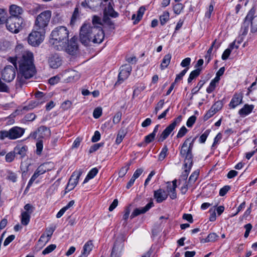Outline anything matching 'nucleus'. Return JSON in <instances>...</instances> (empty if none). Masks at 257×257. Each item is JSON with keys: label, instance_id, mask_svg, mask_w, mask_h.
Masks as SVG:
<instances>
[{"label": "nucleus", "instance_id": "c756f323", "mask_svg": "<svg viewBox=\"0 0 257 257\" xmlns=\"http://www.w3.org/2000/svg\"><path fill=\"white\" fill-rule=\"evenodd\" d=\"M98 172V170L96 168H94L91 169L86 176L85 179L84 180L83 183H85L90 179L93 178L96 175Z\"/></svg>", "mask_w": 257, "mask_h": 257}, {"label": "nucleus", "instance_id": "0e129e2a", "mask_svg": "<svg viewBox=\"0 0 257 257\" xmlns=\"http://www.w3.org/2000/svg\"><path fill=\"white\" fill-rule=\"evenodd\" d=\"M209 134V131L206 130L201 136L199 138V142L201 143H204Z\"/></svg>", "mask_w": 257, "mask_h": 257}, {"label": "nucleus", "instance_id": "f3484780", "mask_svg": "<svg viewBox=\"0 0 257 257\" xmlns=\"http://www.w3.org/2000/svg\"><path fill=\"white\" fill-rule=\"evenodd\" d=\"M153 206V202H150L148 203L145 207L142 208H136L134 211L132 212L131 218H133L141 214H144L147 212Z\"/></svg>", "mask_w": 257, "mask_h": 257}, {"label": "nucleus", "instance_id": "bb28decb", "mask_svg": "<svg viewBox=\"0 0 257 257\" xmlns=\"http://www.w3.org/2000/svg\"><path fill=\"white\" fill-rule=\"evenodd\" d=\"M171 58L172 56L170 54H168L164 56L160 65L161 70H164L168 67L170 63Z\"/></svg>", "mask_w": 257, "mask_h": 257}, {"label": "nucleus", "instance_id": "f257e3e1", "mask_svg": "<svg viewBox=\"0 0 257 257\" xmlns=\"http://www.w3.org/2000/svg\"><path fill=\"white\" fill-rule=\"evenodd\" d=\"M16 55L14 57H9L8 60L13 65L19 63L18 73L17 78L16 87H21L26 82V80L33 77L36 70L34 64L33 54L32 52L25 50L23 47L18 45L15 49Z\"/></svg>", "mask_w": 257, "mask_h": 257}, {"label": "nucleus", "instance_id": "473e14b6", "mask_svg": "<svg viewBox=\"0 0 257 257\" xmlns=\"http://www.w3.org/2000/svg\"><path fill=\"white\" fill-rule=\"evenodd\" d=\"M126 132L123 129H121L118 133L117 137L115 140L116 144H119L122 141L123 139L125 137Z\"/></svg>", "mask_w": 257, "mask_h": 257}, {"label": "nucleus", "instance_id": "4d7b16f0", "mask_svg": "<svg viewBox=\"0 0 257 257\" xmlns=\"http://www.w3.org/2000/svg\"><path fill=\"white\" fill-rule=\"evenodd\" d=\"M223 106V103L220 101L216 102L212 106V108L216 112L218 111L221 109Z\"/></svg>", "mask_w": 257, "mask_h": 257}, {"label": "nucleus", "instance_id": "774afa93", "mask_svg": "<svg viewBox=\"0 0 257 257\" xmlns=\"http://www.w3.org/2000/svg\"><path fill=\"white\" fill-rule=\"evenodd\" d=\"M230 189V186H225L223 188H222L219 191V195L221 196H224L227 192Z\"/></svg>", "mask_w": 257, "mask_h": 257}, {"label": "nucleus", "instance_id": "de8ad7c7", "mask_svg": "<svg viewBox=\"0 0 257 257\" xmlns=\"http://www.w3.org/2000/svg\"><path fill=\"white\" fill-rule=\"evenodd\" d=\"M80 77V74L78 72L73 70L71 72L69 78L74 81H76L79 79Z\"/></svg>", "mask_w": 257, "mask_h": 257}, {"label": "nucleus", "instance_id": "13d9d810", "mask_svg": "<svg viewBox=\"0 0 257 257\" xmlns=\"http://www.w3.org/2000/svg\"><path fill=\"white\" fill-rule=\"evenodd\" d=\"M196 120V117L195 115L190 116L187 120L186 125L188 127H191L193 126Z\"/></svg>", "mask_w": 257, "mask_h": 257}, {"label": "nucleus", "instance_id": "c9c22d12", "mask_svg": "<svg viewBox=\"0 0 257 257\" xmlns=\"http://www.w3.org/2000/svg\"><path fill=\"white\" fill-rule=\"evenodd\" d=\"M216 42V40H215L214 42L212 43L211 47L209 48L208 50L207 53L209 55V58L207 60V62L208 63L209 61L211 60V54L213 50V47H214L216 49H218L219 47L220 46V43H218L216 45H215Z\"/></svg>", "mask_w": 257, "mask_h": 257}, {"label": "nucleus", "instance_id": "79ce46f5", "mask_svg": "<svg viewBox=\"0 0 257 257\" xmlns=\"http://www.w3.org/2000/svg\"><path fill=\"white\" fill-rule=\"evenodd\" d=\"M168 151V149L167 147L166 146H165L162 149V151L159 154V160L162 161L165 158V157L167 156Z\"/></svg>", "mask_w": 257, "mask_h": 257}, {"label": "nucleus", "instance_id": "e2e57ef3", "mask_svg": "<svg viewBox=\"0 0 257 257\" xmlns=\"http://www.w3.org/2000/svg\"><path fill=\"white\" fill-rule=\"evenodd\" d=\"M102 114V109L100 107L96 108L93 112V117L95 118H98Z\"/></svg>", "mask_w": 257, "mask_h": 257}, {"label": "nucleus", "instance_id": "e433bc0d", "mask_svg": "<svg viewBox=\"0 0 257 257\" xmlns=\"http://www.w3.org/2000/svg\"><path fill=\"white\" fill-rule=\"evenodd\" d=\"M92 26H99L101 28V26H102V22H101V18L97 16H94L92 18Z\"/></svg>", "mask_w": 257, "mask_h": 257}, {"label": "nucleus", "instance_id": "a19ab883", "mask_svg": "<svg viewBox=\"0 0 257 257\" xmlns=\"http://www.w3.org/2000/svg\"><path fill=\"white\" fill-rule=\"evenodd\" d=\"M131 165V163H129L125 166L123 167L120 169L118 173L119 177H123L126 174L130 169V166Z\"/></svg>", "mask_w": 257, "mask_h": 257}, {"label": "nucleus", "instance_id": "8fccbe9b", "mask_svg": "<svg viewBox=\"0 0 257 257\" xmlns=\"http://www.w3.org/2000/svg\"><path fill=\"white\" fill-rule=\"evenodd\" d=\"M55 229V227H50L49 228H47L46 229V234H47V240L45 241V242H48L49 240L50 239V238L51 236L52 235L54 230Z\"/></svg>", "mask_w": 257, "mask_h": 257}, {"label": "nucleus", "instance_id": "bf43d9fd", "mask_svg": "<svg viewBox=\"0 0 257 257\" xmlns=\"http://www.w3.org/2000/svg\"><path fill=\"white\" fill-rule=\"evenodd\" d=\"M216 112L214 109L211 107V108L206 112L204 116V119L205 120H207L209 118H210L212 116L215 114Z\"/></svg>", "mask_w": 257, "mask_h": 257}, {"label": "nucleus", "instance_id": "aec40b11", "mask_svg": "<svg viewBox=\"0 0 257 257\" xmlns=\"http://www.w3.org/2000/svg\"><path fill=\"white\" fill-rule=\"evenodd\" d=\"M23 11L22 8L17 5H13L10 7L9 12L11 16L9 17H21Z\"/></svg>", "mask_w": 257, "mask_h": 257}, {"label": "nucleus", "instance_id": "69168bd1", "mask_svg": "<svg viewBox=\"0 0 257 257\" xmlns=\"http://www.w3.org/2000/svg\"><path fill=\"white\" fill-rule=\"evenodd\" d=\"M121 112L120 111L117 112L116 114L114 115L113 118V122L114 123H118L121 117Z\"/></svg>", "mask_w": 257, "mask_h": 257}, {"label": "nucleus", "instance_id": "ddd939ff", "mask_svg": "<svg viewBox=\"0 0 257 257\" xmlns=\"http://www.w3.org/2000/svg\"><path fill=\"white\" fill-rule=\"evenodd\" d=\"M82 172L81 170L79 171H75L71 175L67 185L65 188V193L73 190L77 185L78 180L81 175Z\"/></svg>", "mask_w": 257, "mask_h": 257}, {"label": "nucleus", "instance_id": "a211bd4d", "mask_svg": "<svg viewBox=\"0 0 257 257\" xmlns=\"http://www.w3.org/2000/svg\"><path fill=\"white\" fill-rule=\"evenodd\" d=\"M49 64L51 68L56 69L61 66L62 60L58 55L54 54L50 57Z\"/></svg>", "mask_w": 257, "mask_h": 257}, {"label": "nucleus", "instance_id": "c03bdc74", "mask_svg": "<svg viewBox=\"0 0 257 257\" xmlns=\"http://www.w3.org/2000/svg\"><path fill=\"white\" fill-rule=\"evenodd\" d=\"M56 247V245L55 244H50L43 250L42 254L44 255L48 254L53 251Z\"/></svg>", "mask_w": 257, "mask_h": 257}, {"label": "nucleus", "instance_id": "7ed1b4c3", "mask_svg": "<svg viewBox=\"0 0 257 257\" xmlns=\"http://www.w3.org/2000/svg\"><path fill=\"white\" fill-rule=\"evenodd\" d=\"M197 137H189L184 141L180 150V155L185 158L184 167L187 168L188 165H193V155L192 150L194 143Z\"/></svg>", "mask_w": 257, "mask_h": 257}, {"label": "nucleus", "instance_id": "603ef678", "mask_svg": "<svg viewBox=\"0 0 257 257\" xmlns=\"http://www.w3.org/2000/svg\"><path fill=\"white\" fill-rule=\"evenodd\" d=\"M192 166H191L190 167L189 165H188L187 168H186L185 167V169L183 171V172L182 173V175L181 176L182 179L184 180L185 181L186 180Z\"/></svg>", "mask_w": 257, "mask_h": 257}, {"label": "nucleus", "instance_id": "f03ea898", "mask_svg": "<svg viewBox=\"0 0 257 257\" xmlns=\"http://www.w3.org/2000/svg\"><path fill=\"white\" fill-rule=\"evenodd\" d=\"M79 37L81 42L87 46L90 42L98 44L102 42L104 34L102 29L99 26L84 24L81 28Z\"/></svg>", "mask_w": 257, "mask_h": 257}, {"label": "nucleus", "instance_id": "1a4fd4ad", "mask_svg": "<svg viewBox=\"0 0 257 257\" xmlns=\"http://www.w3.org/2000/svg\"><path fill=\"white\" fill-rule=\"evenodd\" d=\"M46 32L34 28L28 37V43L32 46H38L44 40Z\"/></svg>", "mask_w": 257, "mask_h": 257}, {"label": "nucleus", "instance_id": "680f3d73", "mask_svg": "<svg viewBox=\"0 0 257 257\" xmlns=\"http://www.w3.org/2000/svg\"><path fill=\"white\" fill-rule=\"evenodd\" d=\"M9 91V88L8 85L0 79V92H8Z\"/></svg>", "mask_w": 257, "mask_h": 257}, {"label": "nucleus", "instance_id": "a878e982", "mask_svg": "<svg viewBox=\"0 0 257 257\" xmlns=\"http://www.w3.org/2000/svg\"><path fill=\"white\" fill-rule=\"evenodd\" d=\"M38 133H39V136L42 138L49 137L51 135L50 129L44 125L38 128Z\"/></svg>", "mask_w": 257, "mask_h": 257}, {"label": "nucleus", "instance_id": "6e6d98bb", "mask_svg": "<svg viewBox=\"0 0 257 257\" xmlns=\"http://www.w3.org/2000/svg\"><path fill=\"white\" fill-rule=\"evenodd\" d=\"M16 156L14 151L11 152L6 155V161L7 162H12Z\"/></svg>", "mask_w": 257, "mask_h": 257}, {"label": "nucleus", "instance_id": "4468645a", "mask_svg": "<svg viewBox=\"0 0 257 257\" xmlns=\"http://www.w3.org/2000/svg\"><path fill=\"white\" fill-rule=\"evenodd\" d=\"M132 71V67L130 65L125 64L122 65L118 76V81L115 83H120L124 80L126 79L130 75Z\"/></svg>", "mask_w": 257, "mask_h": 257}, {"label": "nucleus", "instance_id": "9b49d317", "mask_svg": "<svg viewBox=\"0 0 257 257\" xmlns=\"http://www.w3.org/2000/svg\"><path fill=\"white\" fill-rule=\"evenodd\" d=\"M17 69V64L6 66L2 72V79L7 82L13 81L16 77V71Z\"/></svg>", "mask_w": 257, "mask_h": 257}, {"label": "nucleus", "instance_id": "412c9836", "mask_svg": "<svg viewBox=\"0 0 257 257\" xmlns=\"http://www.w3.org/2000/svg\"><path fill=\"white\" fill-rule=\"evenodd\" d=\"M154 197L158 203H161L167 198L168 194L164 190L160 189L154 192Z\"/></svg>", "mask_w": 257, "mask_h": 257}, {"label": "nucleus", "instance_id": "3c124183", "mask_svg": "<svg viewBox=\"0 0 257 257\" xmlns=\"http://www.w3.org/2000/svg\"><path fill=\"white\" fill-rule=\"evenodd\" d=\"M188 70V67H187L186 68H185L183 70H182L179 74L177 75L176 77L175 80V81H174V83H176L178 81H179V80H181L182 79L183 77L186 73Z\"/></svg>", "mask_w": 257, "mask_h": 257}, {"label": "nucleus", "instance_id": "72a5a7b5", "mask_svg": "<svg viewBox=\"0 0 257 257\" xmlns=\"http://www.w3.org/2000/svg\"><path fill=\"white\" fill-rule=\"evenodd\" d=\"M145 8L144 7H141L137 12V16L136 19L134 22V24H137L142 18L144 14Z\"/></svg>", "mask_w": 257, "mask_h": 257}, {"label": "nucleus", "instance_id": "49530a36", "mask_svg": "<svg viewBox=\"0 0 257 257\" xmlns=\"http://www.w3.org/2000/svg\"><path fill=\"white\" fill-rule=\"evenodd\" d=\"M167 191L169 193L170 197L172 199H175L177 197L176 189L174 188H169V186H167Z\"/></svg>", "mask_w": 257, "mask_h": 257}, {"label": "nucleus", "instance_id": "cd10ccee", "mask_svg": "<svg viewBox=\"0 0 257 257\" xmlns=\"http://www.w3.org/2000/svg\"><path fill=\"white\" fill-rule=\"evenodd\" d=\"M199 174V171L198 170L195 171L194 172L192 173V174L191 175L189 178L188 181L187 183H188L189 185L192 186L197 180Z\"/></svg>", "mask_w": 257, "mask_h": 257}, {"label": "nucleus", "instance_id": "7c9ffc66", "mask_svg": "<svg viewBox=\"0 0 257 257\" xmlns=\"http://www.w3.org/2000/svg\"><path fill=\"white\" fill-rule=\"evenodd\" d=\"M218 236L215 233H211L209 234L207 237L205 239H202L201 240V242L202 243L208 242L211 241H215Z\"/></svg>", "mask_w": 257, "mask_h": 257}, {"label": "nucleus", "instance_id": "f704fd0d", "mask_svg": "<svg viewBox=\"0 0 257 257\" xmlns=\"http://www.w3.org/2000/svg\"><path fill=\"white\" fill-rule=\"evenodd\" d=\"M7 13L6 10L0 9V25L3 24L7 21Z\"/></svg>", "mask_w": 257, "mask_h": 257}, {"label": "nucleus", "instance_id": "9d476101", "mask_svg": "<svg viewBox=\"0 0 257 257\" xmlns=\"http://www.w3.org/2000/svg\"><path fill=\"white\" fill-rule=\"evenodd\" d=\"M182 118V117L181 115H179L177 118H176L163 131L160 137L158 138V141L162 142L166 140L171 132L174 130L177 124H179L181 121Z\"/></svg>", "mask_w": 257, "mask_h": 257}, {"label": "nucleus", "instance_id": "09e8293b", "mask_svg": "<svg viewBox=\"0 0 257 257\" xmlns=\"http://www.w3.org/2000/svg\"><path fill=\"white\" fill-rule=\"evenodd\" d=\"M40 175L38 174V172H35L34 174L32 176L31 178L29 180L28 185L26 188V190H28L30 187L32 185L34 181Z\"/></svg>", "mask_w": 257, "mask_h": 257}, {"label": "nucleus", "instance_id": "a18cd8bd", "mask_svg": "<svg viewBox=\"0 0 257 257\" xmlns=\"http://www.w3.org/2000/svg\"><path fill=\"white\" fill-rule=\"evenodd\" d=\"M43 148V141L42 140L39 141L36 143V153L38 155H40L42 153Z\"/></svg>", "mask_w": 257, "mask_h": 257}, {"label": "nucleus", "instance_id": "4be33fe9", "mask_svg": "<svg viewBox=\"0 0 257 257\" xmlns=\"http://www.w3.org/2000/svg\"><path fill=\"white\" fill-rule=\"evenodd\" d=\"M118 16V14L114 10L111 3H109L107 7H106L104 10L103 16L116 18Z\"/></svg>", "mask_w": 257, "mask_h": 257}, {"label": "nucleus", "instance_id": "5fc2aeb1", "mask_svg": "<svg viewBox=\"0 0 257 257\" xmlns=\"http://www.w3.org/2000/svg\"><path fill=\"white\" fill-rule=\"evenodd\" d=\"M183 8V6L181 3L176 4L173 7V10L175 14H179Z\"/></svg>", "mask_w": 257, "mask_h": 257}, {"label": "nucleus", "instance_id": "393cba45", "mask_svg": "<svg viewBox=\"0 0 257 257\" xmlns=\"http://www.w3.org/2000/svg\"><path fill=\"white\" fill-rule=\"evenodd\" d=\"M253 108L254 106L253 105L246 104L239 110L238 113L242 117L245 116L252 111Z\"/></svg>", "mask_w": 257, "mask_h": 257}, {"label": "nucleus", "instance_id": "dca6fc26", "mask_svg": "<svg viewBox=\"0 0 257 257\" xmlns=\"http://www.w3.org/2000/svg\"><path fill=\"white\" fill-rule=\"evenodd\" d=\"M124 239L123 237L117 238L114 242L113 247L112 249L110 257H119L117 252H120L124 246L123 242Z\"/></svg>", "mask_w": 257, "mask_h": 257}, {"label": "nucleus", "instance_id": "39448f33", "mask_svg": "<svg viewBox=\"0 0 257 257\" xmlns=\"http://www.w3.org/2000/svg\"><path fill=\"white\" fill-rule=\"evenodd\" d=\"M51 11H45L38 15L35 21L34 28L35 30L46 32V30L51 18Z\"/></svg>", "mask_w": 257, "mask_h": 257}, {"label": "nucleus", "instance_id": "37998d69", "mask_svg": "<svg viewBox=\"0 0 257 257\" xmlns=\"http://www.w3.org/2000/svg\"><path fill=\"white\" fill-rule=\"evenodd\" d=\"M103 22L108 26L110 29H114V26L113 23L111 21L109 17L103 16Z\"/></svg>", "mask_w": 257, "mask_h": 257}, {"label": "nucleus", "instance_id": "6ab92c4d", "mask_svg": "<svg viewBox=\"0 0 257 257\" xmlns=\"http://www.w3.org/2000/svg\"><path fill=\"white\" fill-rule=\"evenodd\" d=\"M53 168V163H51V162L45 163L39 166L35 171L36 172H38V174L39 175H41L42 174H44L45 172L47 171L51 170Z\"/></svg>", "mask_w": 257, "mask_h": 257}, {"label": "nucleus", "instance_id": "864d4df0", "mask_svg": "<svg viewBox=\"0 0 257 257\" xmlns=\"http://www.w3.org/2000/svg\"><path fill=\"white\" fill-rule=\"evenodd\" d=\"M188 130L186 128L185 126H183L179 131L177 135V138H182L183 136L185 135V134L187 133Z\"/></svg>", "mask_w": 257, "mask_h": 257}, {"label": "nucleus", "instance_id": "58836bf2", "mask_svg": "<svg viewBox=\"0 0 257 257\" xmlns=\"http://www.w3.org/2000/svg\"><path fill=\"white\" fill-rule=\"evenodd\" d=\"M169 19V13L168 12H165L160 17L161 24L164 25Z\"/></svg>", "mask_w": 257, "mask_h": 257}, {"label": "nucleus", "instance_id": "052dcab7", "mask_svg": "<svg viewBox=\"0 0 257 257\" xmlns=\"http://www.w3.org/2000/svg\"><path fill=\"white\" fill-rule=\"evenodd\" d=\"M103 145V143H98L93 145L91 146L89 150V153L90 154L94 152L97 151L100 147H102Z\"/></svg>", "mask_w": 257, "mask_h": 257}, {"label": "nucleus", "instance_id": "f8f14e48", "mask_svg": "<svg viewBox=\"0 0 257 257\" xmlns=\"http://www.w3.org/2000/svg\"><path fill=\"white\" fill-rule=\"evenodd\" d=\"M25 211L21 213V223L24 225L29 224L30 220L31 215L34 210V207L30 204H27L24 206Z\"/></svg>", "mask_w": 257, "mask_h": 257}, {"label": "nucleus", "instance_id": "20e7f679", "mask_svg": "<svg viewBox=\"0 0 257 257\" xmlns=\"http://www.w3.org/2000/svg\"><path fill=\"white\" fill-rule=\"evenodd\" d=\"M255 10L252 8L248 13L245 18L241 29L243 30L242 35H246L247 33L249 25L250 24V31L251 33L257 32V16H255Z\"/></svg>", "mask_w": 257, "mask_h": 257}, {"label": "nucleus", "instance_id": "2eb2a0df", "mask_svg": "<svg viewBox=\"0 0 257 257\" xmlns=\"http://www.w3.org/2000/svg\"><path fill=\"white\" fill-rule=\"evenodd\" d=\"M77 38L73 37L69 41L68 40V45L66 48V52L71 55H75L78 50L77 43Z\"/></svg>", "mask_w": 257, "mask_h": 257}, {"label": "nucleus", "instance_id": "5701e85b", "mask_svg": "<svg viewBox=\"0 0 257 257\" xmlns=\"http://www.w3.org/2000/svg\"><path fill=\"white\" fill-rule=\"evenodd\" d=\"M242 95L241 94H235L234 95L229 103V106L234 108L236 106L242 103Z\"/></svg>", "mask_w": 257, "mask_h": 257}, {"label": "nucleus", "instance_id": "338daca9", "mask_svg": "<svg viewBox=\"0 0 257 257\" xmlns=\"http://www.w3.org/2000/svg\"><path fill=\"white\" fill-rule=\"evenodd\" d=\"M60 81V77L58 76H55L49 79V83L51 85H54L57 84Z\"/></svg>", "mask_w": 257, "mask_h": 257}, {"label": "nucleus", "instance_id": "2f4dec72", "mask_svg": "<svg viewBox=\"0 0 257 257\" xmlns=\"http://www.w3.org/2000/svg\"><path fill=\"white\" fill-rule=\"evenodd\" d=\"M92 247L93 244L92 243V241L89 240L84 244L82 252L85 253V254L88 255L91 251Z\"/></svg>", "mask_w": 257, "mask_h": 257}, {"label": "nucleus", "instance_id": "6e6552de", "mask_svg": "<svg viewBox=\"0 0 257 257\" xmlns=\"http://www.w3.org/2000/svg\"><path fill=\"white\" fill-rule=\"evenodd\" d=\"M25 133V129L19 126H14L9 131H0V140L6 138L10 140H16L22 137Z\"/></svg>", "mask_w": 257, "mask_h": 257}, {"label": "nucleus", "instance_id": "b1692460", "mask_svg": "<svg viewBox=\"0 0 257 257\" xmlns=\"http://www.w3.org/2000/svg\"><path fill=\"white\" fill-rule=\"evenodd\" d=\"M28 147L26 146H17L14 149L15 155H20L21 158H24L26 155Z\"/></svg>", "mask_w": 257, "mask_h": 257}, {"label": "nucleus", "instance_id": "c85d7f7f", "mask_svg": "<svg viewBox=\"0 0 257 257\" xmlns=\"http://www.w3.org/2000/svg\"><path fill=\"white\" fill-rule=\"evenodd\" d=\"M201 70V68H198L192 71L190 74L189 78H188V82H191L193 79L197 77L200 75Z\"/></svg>", "mask_w": 257, "mask_h": 257}, {"label": "nucleus", "instance_id": "0eeeda50", "mask_svg": "<svg viewBox=\"0 0 257 257\" xmlns=\"http://www.w3.org/2000/svg\"><path fill=\"white\" fill-rule=\"evenodd\" d=\"M5 23L7 29L14 33H19L25 25L22 17H8Z\"/></svg>", "mask_w": 257, "mask_h": 257}, {"label": "nucleus", "instance_id": "423d86ee", "mask_svg": "<svg viewBox=\"0 0 257 257\" xmlns=\"http://www.w3.org/2000/svg\"><path fill=\"white\" fill-rule=\"evenodd\" d=\"M69 31L66 27L60 26L55 28L51 32V38L58 43L66 44L68 40Z\"/></svg>", "mask_w": 257, "mask_h": 257}, {"label": "nucleus", "instance_id": "4c0bfd02", "mask_svg": "<svg viewBox=\"0 0 257 257\" xmlns=\"http://www.w3.org/2000/svg\"><path fill=\"white\" fill-rule=\"evenodd\" d=\"M7 178L13 182H16L17 179V175L15 173L11 171H8Z\"/></svg>", "mask_w": 257, "mask_h": 257}, {"label": "nucleus", "instance_id": "ea45409f", "mask_svg": "<svg viewBox=\"0 0 257 257\" xmlns=\"http://www.w3.org/2000/svg\"><path fill=\"white\" fill-rule=\"evenodd\" d=\"M205 81L204 80H200L197 84V85L194 87L191 90V94L194 95L196 94L201 88L204 84Z\"/></svg>", "mask_w": 257, "mask_h": 257}]
</instances>
